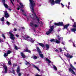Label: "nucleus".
Returning <instances> with one entry per match:
<instances>
[{"instance_id": "nucleus-21", "label": "nucleus", "mask_w": 76, "mask_h": 76, "mask_svg": "<svg viewBox=\"0 0 76 76\" xmlns=\"http://www.w3.org/2000/svg\"><path fill=\"white\" fill-rule=\"evenodd\" d=\"M20 72V69H19V66H18L17 69V72L19 73Z\"/></svg>"}, {"instance_id": "nucleus-26", "label": "nucleus", "mask_w": 76, "mask_h": 76, "mask_svg": "<svg viewBox=\"0 0 76 76\" xmlns=\"http://www.w3.org/2000/svg\"><path fill=\"white\" fill-rule=\"evenodd\" d=\"M53 69H54L55 70H57V67H56V66L53 65Z\"/></svg>"}, {"instance_id": "nucleus-2", "label": "nucleus", "mask_w": 76, "mask_h": 76, "mask_svg": "<svg viewBox=\"0 0 76 76\" xmlns=\"http://www.w3.org/2000/svg\"><path fill=\"white\" fill-rule=\"evenodd\" d=\"M70 68L69 69V72H71L73 75H76L75 73H76V69L70 63Z\"/></svg>"}, {"instance_id": "nucleus-19", "label": "nucleus", "mask_w": 76, "mask_h": 76, "mask_svg": "<svg viewBox=\"0 0 76 76\" xmlns=\"http://www.w3.org/2000/svg\"><path fill=\"white\" fill-rule=\"evenodd\" d=\"M37 49L39 53H41V50H40V49H39V48L37 47Z\"/></svg>"}, {"instance_id": "nucleus-41", "label": "nucleus", "mask_w": 76, "mask_h": 76, "mask_svg": "<svg viewBox=\"0 0 76 76\" xmlns=\"http://www.w3.org/2000/svg\"><path fill=\"white\" fill-rule=\"evenodd\" d=\"M2 37L4 38H5V36H4V34H2Z\"/></svg>"}, {"instance_id": "nucleus-20", "label": "nucleus", "mask_w": 76, "mask_h": 76, "mask_svg": "<svg viewBox=\"0 0 76 76\" xmlns=\"http://www.w3.org/2000/svg\"><path fill=\"white\" fill-rule=\"evenodd\" d=\"M24 52H28V53H31V51L27 49L26 50H24Z\"/></svg>"}, {"instance_id": "nucleus-38", "label": "nucleus", "mask_w": 76, "mask_h": 76, "mask_svg": "<svg viewBox=\"0 0 76 76\" xmlns=\"http://www.w3.org/2000/svg\"><path fill=\"white\" fill-rule=\"evenodd\" d=\"M10 1H11V2L12 3V4L14 5H13V2H12V1H14V0H10Z\"/></svg>"}, {"instance_id": "nucleus-32", "label": "nucleus", "mask_w": 76, "mask_h": 76, "mask_svg": "<svg viewBox=\"0 0 76 76\" xmlns=\"http://www.w3.org/2000/svg\"><path fill=\"white\" fill-rule=\"evenodd\" d=\"M1 21H2V22H3L4 21V17H3L1 19Z\"/></svg>"}, {"instance_id": "nucleus-47", "label": "nucleus", "mask_w": 76, "mask_h": 76, "mask_svg": "<svg viewBox=\"0 0 76 76\" xmlns=\"http://www.w3.org/2000/svg\"><path fill=\"white\" fill-rule=\"evenodd\" d=\"M64 43H65L64 41L62 43V44H63V45H64Z\"/></svg>"}, {"instance_id": "nucleus-24", "label": "nucleus", "mask_w": 76, "mask_h": 76, "mask_svg": "<svg viewBox=\"0 0 76 76\" xmlns=\"http://www.w3.org/2000/svg\"><path fill=\"white\" fill-rule=\"evenodd\" d=\"M45 46L46 47L47 50H48V49L49 48V45H48L46 44Z\"/></svg>"}, {"instance_id": "nucleus-3", "label": "nucleus", "mask_w": 76, "mask_h": 76, "mask_svg": "<svg viewBox=\"0 0 76 76\" xmlns=\"http://www.w3.org/2000/svg\"><path fill=\"white\" fill-rule=\"evenodd\" d=\"M57 39L58 40L56 39L55 40L54 39H51L50 40V41L51 42H55L57 43V44H59V43H60V40L61 39V37H60V35H58L57 36Z\"/></svg>"}, {"instance_id": "nucleus-10", "label": "nucleus", "mask_w": 76, "mask_h": 76, "mask_svg": "<svg viewBox=\"0 0 76 76\" xmlns=\"http://www.w3.org/2000/svg\"><path fill=\"white\" fill-rule=\"evenodd\" d=\"M54 25L56 26H63V23L62 22H59V23H54Z\"/></svg>"}, {"instance_id": "nucleus-54", "label": "nucleus", "mask_w": 76, "mask_h": 76, "mask_svg": "<svg viewBox=\"0 0 76 76\" xmlns=\"http://www.w3.org/2000/svg\"><path fill=\"white\" fill-rule=\"evenodd\" d=\"M36 50H33V51H36Z\"/></svg>"}, {"instance_id": "nucleus-40", "label": "nucleus", "mask_w": 76, "mask_h": 76, "mask_svg": "<svg viewBox=\"0 0 76 76\" xmlns=\"http://www.w3.org/2000/svg\"><path fill=\"white\" fill-rule=\"evenodd\" d=\"M61 6H62V7H64V5H63V4L62 3H61Z\"/></svg>"}, {"instance_id": "nucleus-42", "label": "nucleus", "mask_w": 76, "mask_h": 76, "mask_svg": "<svg viewBox=\"0 0 76 76\" xmlns=\"http://www.w3.org/2000/svg\"><path fill=\"white\" fill-rule=\"evenodd\" d=\"M7 23L8 25H10V23H9V22L8 21L7 22Z\"/></svg>"}, {"instance_id": "nucleus-14", "label": "nucleus", "mask_w": 76, "mask_h": 76, "mask_svg": "<svg viewBox=\"0 0 76 76\" xmlns=\"http://www.w3.org/2000/svg\"><path fill=\"white\" fill-rule=\"evenodd\" d=\"M69 26V24H67L66 25L64 26V28H63V29H67V28H68V26Z\"/></svg>"}, {"instance_id": "nucleus-56", "label": "nucleus", "mask_w": 76, "mask_h": 76, "mask_svg": "<svg viewBox=\"0 0 76 76\" xmlns=\"http://www.w3.org/2000/svg\"><path fill=\"white\" fill-rule=\"evenodd\" d=\"M74 63H75V64H76V62H74Z\"/></svg>"}, {"instance_id": "nucleus-43", "label": "nucleus", "mask_w": 76, "mask_h": 76, "mask_svg": "<svg viewBox=\"0 0 76 76\" xmlns=\"http://www.w3.org/2000/svg\"><path fill=\"white\" fill-rule=\"evenodd\" d=\"M59 50H60V52H61V51H62V50H61V48H59Z\"/></svg>"}, {"instance_id": "nucleus-9", "label": "nucleus", "mask_w": 76, "mask_h": 76, "mask_svg": "<svg viewBox=\"0 0 76 76\" xmlns=\"http://www.w3.org/2000/svg\"><path fill=\"white\" fill-rule=\"evenodd\" d=\"M9 34H10V38H11V39H15V37H14V35H13V34H12V32H11V31H10L9 32Z\"/></svg>"}, {"instance_id": "nucleus-53", "label": "nucleus", "mask_w": 76, "mask_h": 76, "mask_svg": "<svg viewBox=\"0 0 76 76\" xmlns=\"http://www.w3.org/2000/svg\"><path fill=\"white\" fill-rule=\"evenodd\" d=\"M53 20H52V21H50V23H51V22H53Z\"/></svg>"}, {"instance_id": "nucleus-45", "label": "nucleus", "mask_w": 76, "mask_h": 76, "mask_svg": "<svg viewBox=\"0 0 76 76\" xmlns=\"http://www.w3.org/2000/svg\"><path fill=\"white\" fill-rule=\"evenodd\" d=\"M17 30L16 29V28H14V31H16Z\"/></svg>"}, {"instance_id": "nucleus-1", "label": "nucleus", "mask_w": 76, "mask_h": 76, "mask_svg": "<svg viewBox=\"0 0 76 76\" xmlns=\"http://www.w3.org/2000/svg\"><path fill=\"white\" fill-rule=\"evenodd\" d=\"M30 3V7L31 11L32 12L33 14H30V16L32 18V19H36L38 21V22H39V19L38 18V17L36 15L35 13L34 12V7L35 6V2L32 0H29Z\"/></svg>"}, {"instance_id": "nucleus-61", "label": "nucleus", "mask_w": 76, "mask_h": 76, "mask_svg": "<svg viewBox=\"0 0 76 76\" xmlns=\"http://www.w3.org/2000/svg\"><path fill=\"white\" fill-rule=\"evenodd\" d=\"M70 40H69V42H70Z\"/></svg>"}, {"instance_id": "nucleus-64", "label": "nucleus", "mask_w": 76, "mask_h": 76, "mask_svg": "<svg viewBox=\"0 0 76 76\" xmlns=\"http://www.w3.org/2000/svg\"><path fill=\"white\" fill-rule=\"evenodd\" d=\"M62 39H63V38H62Z\"/></svg>"}, {"instance_id": "nucleus-48", "label": "nucleus", "mask_w": 76, "mask_h": 76, "mask_svg": "<svg viewBox=\"0 0 76 76\" xmlns=\"http://www.w3.org/2000/svg\"><path fill=\"white\" fill-rule=\"evenodd\" d=\"M73 46H74V47H76V46H75V44L74 43H73Z\"/></svg>"}, {"instance_id": "nucleus-17", "label": "nucleus", "mask_w": 76, "mask_h": 76, "mask_svg": "<svg viewBox=\"0 0 76 76\" xmlns=\"http://www.w3.org/2000/svg\"><path fill=\"white\" fill-rule=\"evenodd\" d=\"M21 11L23 13V14L25 16H26V15L25 14V12H24V11L22 10H21Z\"/></svg>"}, {"instance_id": "nucleus-50", "label": "nucleus", "mask_w": 76, "mask_h": 76, "mask_svg": "<svg viewBox=\"0 0 76 76\" xmlns=\"http://www.w3.org/2000/svg\"><path fill=\"white\" fill-rule=\"evenodd\" d=\"M17 66L16 64H14L13 65V66Z\"/></svg>"}, {"instance_id": "nucleus-8", "label": "nucleus", "mask_w": 76, "mask_h": 76, "mask_svg": "<svg viewBox=\"0 0 76 76\" xmlns=\"http://www.w3.org/2000/svg\"><path fill=\"white\" fill-rule=\"evenodd\" d=\"M19 4H20V6H21V7L19 6V5H17V7L16 9L18 10H19V9H20V8H21V7H23V4H22V3L20 2L19 3Z\"/></svg>"}, {"instance_id": "nucleus-35", "label": "nucleus", "mask_w": 76, "mask_h": 76, "mask_svg": "<svg viewBox=\"0 0 76 76\" xmlns=\"http://www.w3.org/2000/svg\"><path fill=\"white\" fill-rule=\"evenodd\" d=\"M33 58L34 59H37V57L36 56H33Z\"/></svg>"}, {"instance_id": "nucleus-58", "label": "nucleus", "mask_w": 76, "mask_h": 76, "mask_svg": "<svg viewBox=\"0 0 76 76\" xmlns=\"http://www.w3.org/2000/svg\"><path fill=\"white\" fill-rule=\"evenodd\" d=\"M72 20V21H73V22H74V20Z\"/></svg>"}, {"instance_id": "nucleus-13", "label": "nucleus", "mask_w": 76, "mask_h": 76, "mask_svg": "<svg viewBox=\"0 0 76 76\" xmlns=\"http://www.w3.org/2000/svg\"><path fill=\"white\" fill-rule=\"evenodd\" d=\"M2 1L3 2V3H4L3 4L4 5V7H5L6 8H8V6H7V4H4V3H5V0H2Z\"/></svg>"}, {"instance_id": "nucleus-16", "label": "nucleus", "mask_w": 76, "mask_h": 76, "mask_svg": "<svg viewBox=\"0 0 76 76\" xmlns=\"http://www.w3.org/2000/svg\"><path fill=\"white\" fill-rule=\"evenodd\" d=\"M21 56H22L23 58H25V56L24 54H23V53H21Z\"/></svg>"}, {"instance_id": "nucleus-25", "label": "nucleus", "mask_w": 76, "mask_h": 76, "mask_svg": "<svg viewBox=\"0 0 76 76\" xmlns=\"http://www.w3.org/2000/svg\"><path fill=\"white\" fill-rule=\"evenodd\" d=\"M33 67H34L35 68H36V69H37L38 70V71H39V69H38V67L35 66V65H33Z\"/></svg>"}, {"instance_id": "nucleus-22", "label": "nucleus", "mask_w": 76, "mask_h": 76, "mask_svg": "<svg viewBox=\"0 0 76 76\" xmlns=\"http://www.w3.org/2000/svg\"><path fill=\"white\" fill-rule=\"evenodd\" d=\"M25 64L27 65L28 64V66H31V64H29V62L26 61V62L25 63Z\"/></svg>"}, {"instance_id": "nucleus-27", "label": "nucleus", "mask_w": 76, "mask_h": 76, "mask_svg": "<svg viewBox=\"0 0 76 76\" xmlns=\"http://www.w3.org/2000/svg\"><path fill=\"white\" fill-rule=\"evenodd\" d=\"M39 55L40 56V57H41L42 58H43V57H44L43 54L39 53Z\"/></svg>"}, {"instance_id": "nucleus-37", "label": "nucleus", "mask_w": 76, "mask_h": 76, "mask_svg": "<svg viewBox=\"0 0 76 76\" xmlns=\"http://www.w3.org/2000/svg\"><path fill=\"white\" fill-rule=\"evenodd\" d=\"M8 64H9V65H11V62L10 61H8Z\"/></svg>"}, {"instance_id": "nucleus-34", "label": "nucleus", "mask_w": 76, "mask_h": 76, "mask_svg": "<svg viewBox=\"0 0 76 76\" xmlns=\"http://www.w3.org/2000/svg\"><path fill=\"white\" fill-rule=\"evenodd\" d=\"M73 26L74 28H76V23L75 22L74 24L73 25Z\"/></svg>"}, {"instance_id": "nucleus-46", "label": "nucleus", "mask_w": 76, "mask_h": 76, "mask_svg": "<svg viewBox=\"0 0 76 76\" xmlns=\"http://www.w3.org/2000/svg\"><path fill=\"white\" fill-rule=\"evenodd\" d=\"M12 72L13 74H15V71L14 70H12Z\"/></svg>"}, {"instance_id": "nucleus-55", "label": "nucleus", "mask_w": 76, "mask_h": 76, "mask_svg": "<svg viewBox=\"0 0 76 76\" xmlns=\"http://www.w3.org/2000/svg\"><path fill=\"white\" fill-rule=\"evenodd\" d=\"M67 8H68V9H69V7L68 6Z\"/></svg>"}, {"instance_id": "nucleus-18", "label": "nucleus", "mask_w": 76, "mask_h": 76, "mask_svg": "<svg viewBox=\"0 0 76 76\" xmlns=\"http://www.w3.org/2000/svg\"><path fill=\"white\" fill-rule=\"evenodd\" d=\"M76 31V28H72L71 29V31L72 32H74V33H75V31Z\"/></svg>"}, {"instance_id": "nucleus-7", "label": "nucleus", "mask_w": 76, "mask_h": 76, "mask_svg": "<svg viewBox=\"0 0 76 76\" xmlns=\"http://www.w3.org/2000/svg\"><path fill=\"white\" fill-rule=\"evenodd\" d=\"M1 66H3V68L5 69L4 73H7V66L5 65L4 64H3V63H1Z\"/></svg>"}, {"instance_id": "nucleus-11", "label": "nucleus", "mask_w": 76, "mask_h": 76, "mask_svg": "<svg viewBox=\"0 0 76 76\" xmlns=\"http://www.w3.org/2000/svg\"><path fill=\"white\" fill-rule=\"evenodd\" d=\"M64 55L65 56H66V57H67V58H69V57L70 58H72V57H73V56L72 55H70V54H69L68 53L67 54V55H66L65 53L64 54Z\"/></svg>"}, {"instance_id": "nucleus-12", "label": "nucleus", "mask_w": 76, "mask_h": 76, "mask_svg": "<svg viewBox=\"0 0 76 76\" xmlns=\"http://www.w3.org/2000/svg\"><path fill=\"white\" fill-rule=\"evenodd\" d=\"M4 15L6 18H7L9 17V15L8 13H7V11H6L4 12Z\"/></svg>"}, {"instance_id": "nucleus-52", "label": "nucleus", "mask_w": 76, "mask_h": 76, "mask_svg": "<svg viewBox=\"0 0 76 76\" xmlns=\"http://www.w3.org/2000/svg\"><path fill=\"white\" fill-rule=\"evenodd\" d=\"M8 10H10H10H11V9H9H9H8Z\"/></svg>"}, {"instance_id": "nucleus-28", "label": "nucleus", "mask_w": 76, "mask_h": 76, "mask_svg": "<svg viewBox=\"0 0 76 76\" xmlns=\"http://www.w3.org/2000/svg\"><path fill=\"white\" fill-rule=\"evenodd\" d=\"M8 54H7V53H5L4 55V57H7V56H8Z\"/></svg>"}, {"instance_id": "nucleus-4", "label": "nucleus", "mask_w": 76, "mask_h": 76, "mask_svg": "<svg viewBox=\"0 0 76 76\" xmlns=\"http://www.w3.org/2000/svg\"><path fill=\"white\" fill-rule=\"evenodd\" d=\"M60 1H61V0H56L55 2L54 0H49V3H50L52 5H54V4H55V3L60 4Z\"/></svg>"}, {"instance_id": "nucleus-15", "label": "nucleus", "mask_w": 76, "mask_h": 76, "mask_svg": "<svg viewBox=\"0 0 76 76\" xmlns=\"http://www.w3.org/2000/svg\"><path fill=\"white\" fill-rule=\"evenodd\" d=\"M39 45L42 47H44V45L42 43H39Z\"/></svg>"}, {"instance_id": "nucleus-30", "label": "nucleus", "mask_w": 76, "mask_h": 76, "mask_svg": "<svg viewBox=\"0 0 76 76\" xmlns=\"http://www.w3.org/2000/svg\"><path fill=\"white\" fill-rule=\"evenodd\" d=\"M33 26H34V27H35V28H38V26L37 24H34L33 25Z\"/></svg>"}, {"instance_id": "nucleus-33", "label": "nucleus", "mask_w": 76, "mask_h": 76, "mask_svg": "<svg viewBox=\"0 0 76 76\" xmlns=\"http://www.w3.org/2000/svg\"><path fill=\"white\" fill-rule=\"evenodd\" d=\"M4 40H3V39H0V42H4Z\"/></svg>"}, {"instance_id": "nucleus-62", "label": "nucleus", "mask_w": 76, "mask_h": 76, "mask_svg": "<svg viewBox=\"0 0 76 76\" xmlns=\"http://www.w3.org/2000/svg\"><path fill=\"white\" fill-rule=\"evenodd\" d=\"M60 57H61V56H60Z\"/></svg>"}, {"instance_id": "nucleus-5", "label": "nucleus", "mask_w": 76, "mask_h": 76, "mask_svg": "<svg viewBox=\"0 0 76 76\" xmlns=\"http://www.w3.org/2000/svg\"><path fill=\"white\" fill-rule=\"evenodd\" d=\"M24 39L25 40H26L28 41H30L31 42H34L35 41V40H33L32 38H29V37L26 35H25L24 37Z\"/></svg>"}, {"instance_id": "nucleus-23", "label": "nucleus", "mask_w": 76, "mask_h": 76, "mask_svg": "<svg viewBox=\"0 0 76 76\" xmlns=\"http://www.w3.org/2000/svg\"><path fill=\"white\" fill-rule=\"evenodd\" d=\"M46 61H48V63H51V61L50 60H49V59H48L47 58H46Z\"/></svg>"}, {"instance_id": "nucleus-51", "label": "nucleus", "mask_w": 76, "mask_h": 76, "mask_svg": "<svg viewBox=\"0 0 76 76\" xmlns=\"http://www.w3.org/2000/svg\"><path fill=\"white\" fill-rule=\"evenodd\" d=\"M68 4H69V5H70V2H69Z\"/></svg>"}, {"instance_id": "nucleus-57", "label": "nucleus", "mask_w": 76, "mask_h": 76, "mask_svg": "<svg viewBox=\"0 0 76 76\" xmlns=\"http://www.w3.org/2000/svg\"><path fill=\"white\" fill-rule=\"evenodd\" d=\"M22 29H24V27H22Z\"/></svg>"}, {"instance_id": "nucleus-44", "label": "nucleus", "mask_w": 76, "mask_h": 76, "mask_svg": "<svg viewBox=\"0 0 76 76\" xmlns=\"http://www.w3.org/2000/svg\"><path fill=\"white\" fill-rule=\"evenodd\" d=\"M16 37H19V35H18V34H16L15 35Z\"/></svg>"}, {"instance_id": "nucleus-31", "label": "nucleus", "mask_w": 76, "mask_h": 76, "mask_svg": "<svg viewBox=\"0 0 76 76\" xmlns=\"http://www.w3.org/2000/svg\"><path fill=\"white\" fill-rule=\"evenodd\" d=\"M30 25L31 26H32V27H33L34 26V24L32 23H30Z\"/></svg>"}, {"instance_id": "nucleus-59", "label": "nucleus", "mask_w": 76, "mask_h": 76, "mask_svg": "<svg viewBox=\"0 0 76 76\" xmlns=\"http://www.w3.org/2000/svg\"><path fill=\"white\" fill-rule=\"evenodd\" d=\"M64 49H65V50H66V48H64Z\"/></svg>"}, {"instance_id": "nucleus-29", "label": "nucleus", "mask_w": 76, "mask_h": 76, "mask_svg": "<svg viewBox=\"0 0 76 76\" xmlns=\"http://www.w3.org/2000/svg\"><path fill=\"white\" fill-rule=\"evenodd\" d=\"M12 53V52L10 51V50H8L7 51V53L8 54H10V53Z\"/></svg>"}, {"instance_id": "nucleus-60", "label": "nucleus", "mask_w": 76, "mask_h": 76, "mask_svg": "<svg viewBox=\"0 0 76 76\" xmlns=\"http://www.w3.org/2000/svg\"><path fill=\"white\" fill-rule=\"evenodd\" d=\"M71 41H72V39H71Z\"/></svg>"}, {"instance_id": "nucleus-39", "label": "nucleus", "mask_w": 76, "mask_h": 76, "mask_svg": "<svg viewBox=\"0 0 76 76\" xmlns=\"http://www.w3.org/2000/svg\"><path fill=\"white\" fill-rule=\"evenodd\" d=\"M18 75L19 76H20L21 75H22V73H18Z\"/></svg>"}, {"instance_id": "nucleus-63", "label": "nucleus", "mask_w": 76, "mask_h": 76, "mask_svg": "<svg viewBox=\"0 0 76 76\" xmlns=\"http://www.w3.org/2000/svg\"><path fill=\"white\" fill-rule=\"evenodd\" d=\"M2 73H3V71H2Z\"/></svg>"}, {"instance_id": "nucleus-6", "label": "nucleus", "mask_w": 76, "mask_h": 76, "mask_svg": "<svg viewBox=\"0 0 76 76\" xmlns=\"http://www.w3.org/2000/svg\"><path fill=\"white\" fill-rule=\"evenodd\" d=\"M50 29H49V31H48L46 33L47 35H49L53 31V29H54V26H50Z\"/></svg>"}, {"instance_id": "nucleus-49", "label": "nucleus", "mask_w": 76, "mask_h": 76, "mask_svg": "<svg viewBox=\"0 0 76 76\" xmlns=\"http://www.w3.org/2000/svg\"><path fill=\"white\" fill-rule=\"evenodd\" d=\"M56 51V52H58V50L56 49L55 50Z\"/></svg>"}, {"instance_id": "nucleus-36", "label": "nucleus", "mask_w": 76, "mask_h": 76, "mask_svg": "<svg viewBox=\"0 0 76 76\" xmlns=\"http://www.w3.org/2000/svg\"><path fill=\"white\" fill-rule=\"evenodd\" d=\"M15 50H18V47L16 46H15Z\"/></svg>"}]
</instances>
